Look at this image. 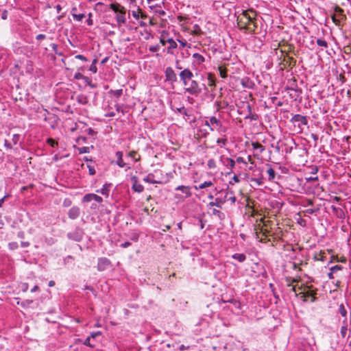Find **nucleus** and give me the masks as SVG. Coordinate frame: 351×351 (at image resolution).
Here are the masks:
<instances>
[{
	"mask_svg": "<svg viewBox=\"0 0 351 351\" xmlns=\"http://www.w3.org/2000/svg\"><path fill=\"white\" fill-rule=\"evenodd\" d=\"M110 8L117 13L115 17L117 22L118 26H121L122 24L126 22V10L125 8L118 3H112L109 5Z\"/></svg>",
	"mask_w": 351,
	"mask_h": 351,
	"instance_id": "f257e3e1",
	"label": "nucleus"
},
{
	"mask_svg": "<svg viewBox=\"0 0 351 351\" xmlns=\"http://www.w3.org/2000/svg\"><path fill=\"white\" fill-rule=\"evenodd\" d=\"M185 92L190 95L197 96L203 90H207V87L204 84H199L196 80L191 79L190 80L189 86L187 88H184Z\"/></svg>",
	"mask_w": 351,
	"mask_h": 351,
	"instance_id": "f03ea898",
	"label": "nucleus"
},
{
	"mask_svg": "<svg viewBox=\"0 0 351 351\" xmlns=\"http://www.w3.org/2000/svg\"><path fill=\"white\" fill-rule=\"evenodd\" d=\"M317 289H312L311 287L306 286L302 291L296 294V296H300L304 302H307V298H311V302H314L317 300Z\"/></svg>",
	"mask_w": 351,
	"mask_h": 351,
	"instance_id": "7ed1b4c3",
	"label": "nucleus"
},
{
	"mask_svg": "<svg viewBox=\"0 0 351 351\" xmlns=\"http://www.w3.org/2000/svg\"><path fill=\"white\" fill-rule=\"evenodd\" d=\"M210 131L217 130L219 133H225L228 130V128L225 126L222 121L216 117H210Z\"/></svg>",
	"mask_w": 351,
	"mask_h": 351,
	"instance_id": "20e7f679",
	"label": "nucleus"
},
{
	"mask_svg": "<svg viewBox=\"0 0 351 351\" xmlns=\"http://www.w3.org/2000/svg\"><path fill=\"white\" fill-rule=\"evenodd\" d=\"M176 191H180L182 192V194L177 193L175 195V197L179 200H184V199L191 197L192 195L191 188L189 186H178L176 188Z\"/></svg>",
	"mask_w": 351,
	"mask_h": 351,
	"instance_id": "39448f33",
	"label": "nucleus"
},
{
	"mask_svg": "<svg viewBox=\"0 0 351 351\" xmlns=\"http://www.w3.org/2000/svg\"><path fill=\"white\" fill-rule=\"evenodd\" d=\"M165 82L173 85L178 80L177 75L171 66H167L165 69Z\"/></svg>",
	"mask_w": 351,
	"mask_h": 351,
	"instance_id": "423d86ee",
	"label": "nucleus"
},
{
	"mask_svg": "<svg viewBox=\"0 0 351 351\" xmlns=\"http://www.w3.org/2000/svg\"><path fill=\"white\" fill-rule=\"evenodd\" d=\"M84 234V230L80 227L75 228V229L67 234V238L75 241H80L83 239Z\"/></svg>",
	"mask_w": 351,
	"mask_h": 351,
	"instance_id": "0eeeda50",
	"label": "nucleus"
},
{
	"mask_svg": "<svg viewBox=\"0 0 351 351\" xmlns=\"http://www.w3.org/2000/svg\"><path fill=\"white\" fill-rule=\"evenodd\" d=\"M112 266L111 261L106 257L98 258L97 269L99 271H104Z\"/></svg>",
	"mask_w": 351,
	"mask_h": 351,
	"instance_id": "6e6552de",
	"label": "nucleus"
},
{
	"mask_svg": "<svg viewBox=\"0 0 351 351\" xmlns=\"http://www.w3.org/2000/svg\"><path fill=\"white\" fill-rule=\"evenodd\" d=\"M115 156L117 158L116 164L121 168H125V170H129L132 168V166L129 162H125L123 159V152L117 151L115 153Z\"/></svg>",
	"mask_w": 351,
	"mask_h": 351,
	"instance_id": "1a4fd4ad",
	"label": "nucleus"
},
{
	"mask_svg": "<svg viewBox=\"0 0 351 351\" xmlns=\"http://www.w3.org/2000/svg\"><path fill=\"white\" fill-rule=\"evenodd\" d=\"M290 121L293 123H298V127L302 125H306L308 124V120L306 116H303L300 114H295L292 117Z\"/></svg>",
	"mask_w": 351,
	"mask_h": 351,
	"instance_id": "9d476101",
	"label": "nucleus"
},
{
	"mask_svg": "<svg viewBox=\"0 0 351 351\" xmlns=\"http://www.w3.org/2000/svg\"><path fill=\"white\" fill-rule=\"evenodd\" d=\"M93 200L97 203H101L103 202V198L95 193L86 194L82 198L83 202H90Z\"/></svg>",
	"mask_w": 351,
	"mask_h": 351,
	"instance_id": "9b49d317",
	"label": "nucleus"
},
{
	"mask_svg": "<svg viewBox=\"0 0 351 351\" xmlns=\"http://www.w3.org/2000/svg\"><path fill=\"white\" fill-rule=\"evenodd\" d=\"M220 160L228 168H229L230 170H232L235 167V161L228 157H224L223 156H221L220 157ZM232 173V171L228 172V174H230Z\"/></svg>",
	"mask_w": 351,
	"mask_h": 351,
	"instance_id": "f8f14e48",
	"label": "nucleus"
},
{
	"mask_svg": "<svg viewBox=\"0 0 351 351\" xmlns=\"http://www.w3.org/2000/svg\"><path fill=\"white\" fill-rule=\"evenodd\" d=\"M167 41L168 42L169 44V46L166 49L167 53L173 55L174 49H176L178 47L177 42L172 38H167Z\"/></svg>",
	"mask_w": 351,
	"mask_h": 351,
	"instance_id": "ddd939ff",
	"label": "nucleus"
},
{
	"mask_svg": "<svg viewBox=\"0 0 351 351\" xmlns=\"http://www.w3.org/2000/svg\"><path fill=\"white\" fill-rule=\"evenodd\" d=\"M80 215V208L78 206H74L71 207L68 212V217L71 219H75L79 217Z\"/></svg>",
	"mask_w": 351,
	"mask_h": 351,
	"instance_id": "4468645a",
	"label": "nucleus"
},
{
	"mask_svg": "<svg viewBox=\"0 0 351 351\" xmlns=\"http://www.w3.org/2000/svg\"><path fill=\"white\" fill-rule=\"evenodd\" d=\"M180 80H191L194 77L193 72L189 69H184L179 73Z\"/></svg>",
	"mask_w": 351,
	"mask_h": 351,
	"instance_id": "2eb2a0df",
	"label": "nucleus"
},
{
	"mask_svg": "<svg viewBox=\"0 0 351 351\" xmlns=\"http://www.w3.org/2000/svg\"><path fill=\"white\" fill-rule=\"evenodd\" d=\"M331 209L333 214L340 219H343L345 218V213L343 210L341 208L336 207L335 206H331Z\"/></svg>",
	"mask_w": 351,
	"mask_h": 351,
	"instance_id": "dca6fc26",
	"label": "nucleus"
},
{
	"mask_svg": "<svg viewBox=\"0 0 351 351\" xmlns=\"http://www.w3.org/2000/svg\"><path fill=\"white\" fill-rule=\"evenodd\" d=\"M226 202V199H221V197H216L215 199V201L213 202H210L208 204V206L209 208L210 207H213V206H216L217 208H222V206L223 204Z\"/></svg>",
	"mask_w": 351,
	"mask_h": 351,
	"instance_id": "f3484780",
	"label": "nucleus"
},
{
	"mask_svg": "<svg viewBox=\"0 0 351 351\" xmlns=\"http://www.w3.org/2000/svg\"><path fill=\"white\" fill-rule=\"evenodd\" d=\"M132 180L133 181V184H132V189L134 191L138 192V193L143 192L144 190V186L142 184H141L140 183H138V182L137 180V178L136 176H134L132 178Z\"/></svg>",
	"mask_w": 351,
	"mask_h": 351,
	"instance_id": "a211bd4d",
	"label": "nucleus"
},
{
	"mask_svg": "<svg viewBox=\"0 0 351 351\" xmlns=\"http://www.w3.org/2000/svg\"><path fill=\"white\" fill-rule=\"evenodd\" d=\"M111 186H112L111 183H106L103 185V187L101 189L97 190L96 192L99 193L108 197L109 196V192H110Z\"/></svg>",
	"mask_w": 351,
	"mask_h": 351,
	"instance_id": "6ab92c4d",
	"label": "nucleus"
},
{
	"mask_svg": "<svg viewBox=\"0 0 351 351\" xmlns=\"http://www.w3.org/2000/svg\"><path fill=\"white\" fill-rule=\"evenodd\" d=\"M143 181L150 184H161L162 182L160 180H157L155 179V176L152 173H149L147 174L146 177L143 178Z\"/></svg>",
	"mask_w": 351,
	"mask_h": 351,
	"instance_id": "aec40b11",
	"label": "nucleus"
},
{
	"mask_svg": "<svg viewBox=\"0 0 351 351\" xmlns=\"http://www.w3.org/2000/svg\"><path fill=\"white\" fill-rule=\"evenodd\" d=\"M243 20H247L248 22L251 23L252 25H253V28L256 27V25L254 24V16H252L250 15L247 11H245L243 13V16L239 18V23H242Z\"/></svg>",
	"mask_w": 351,
	"mask_h": 351,
	"instance_id": "412c9836",
	"label": "nucleus"
},
{
	"mask_svg": "<svg viewBox=\"0 0 351 351\" xmlns=\"http://www.w3.org/2000/svg\"><path fill=\"white\" fill-rule=\"evenodd\" d=\"M127 157L130 158L134 162H139L141 159V156L134 150L129 152L127 154Z\"/></svg>",
	"mask_w": 351,
	"mask_h": 351,
	"instance_id": "4be33fe9",
	"label": "nucleus"
},
{
	"mask_svg": "<svg viewBox=\"0 0 351 351\" xmlns=\"http://www.w3.org/2000/svg\"><path fill=\"white\" fill-rule=\"evenodd\" d=\"M193 58L195 62L199 65L202 64L205 61L204 57L198 53H193Z\"/></svg>",
	"mask_w": 351,
	"mask_h": 351,
	"instance_id": "5701e85b",
	"label": "nucleus"
},
{
	"mask_svg": "<svg viewBox=\"0 0 351 351\" xmlns=\"http://www.w3.org/2000/svg\"><path fill=\"white\" fill-rule=\"evenodd\" d=\"M232 258L233 259H235V260L238 261L239 263H243L246 260V258H247L245 254H239V253L234 254L232 256Z\"/></svg>",
	"mask_w": 351,
	"mask_h": 351,
	"instance_id": "b1692460",
	"label": "nucleus"
},
{
	"mask_svg": "<svg viewBox=\"0 0 351 351\" xmlns=\"http://www.w3.org/2000/svg\"><path fill=\"white\" fill-rule=\"evenodd\" d=\"M267 166L269 167L268 169L267 170V173L268 174V180L269 181H273L276 176L275 171L269 165L267 164Z\"/></svg>",
	"mask_w": 351,
	"mask_h": 351,
	"instance_id": "393cba45",
	"label": "nucleus"
},
{
	"mask_svg": "<svg viewBox=\"0 0 351 351\" xmlns=\"http://www.w3.org/2000/svg\"><path fill=\"white\" fill-rule=\"evenodd\" d=\"M211 215L217 216L220 220H223L225 219V214L216 208H213L212 210Z\"/></svg>",
	"mask_w": 351,
	"mask_h": 351,
	"instance_id": "a878e982",
	"label": "nucleus"
},
{
	"mask_svg": "<svg viewBox=\"0 0 351 351\" xmlns=\"http://www.w3.org/2000/svg\"><path fill=\"white\" fill-rule=\"evenodd\" d=\"M253 149L258 150L259 154H261L265 150V147L258 142L252 143Z\"/></svg>",
	"mask_w": 351,
	"mask_h": 351,
	"instance_id": "bb28decb",
	"label": "nucleus"
},
{
	"mask_svg": "<svg viewBox=\"0 0 351 351\" xmlns=\"http://www.w3.org/2000/svg\"><path fill=\"white\" fill-rule=\"evenodd\" d=\"M208 86L215 87L216 86V79L214 74L208 73Z\"/></svg>",
	"mask_w": 351,
	"mask_h": 351,
	"instance_id": "cd10ccee",
	"label": "nucleus"
},
{
	"mask_svg": "<svg viewBox=\"0 0 351 351\" xmlns=\"http://www.w3.org/2000/svg\"><path fill=\"white\" fill-rule=\"evenodd\" d=\"M338 313L343 317H346L348 315L347 309L346 308L344 304L341 303L339 306Z\"/></svg>",
	"mask_w": 351,
	"mask_h": 351,
	"instance_id": "c85d7f7f",
	"label": "nucleus"
},
{
	"mask_svg": "<svg viewBox=\"0 0 351 351\" xmlns=\"http://www.w3.org/2000/svg\"><path fill=\"white\" fill-rule=\"evenodd\" d=\"M109 94L113 95L114 97L117 98H119L123 95V90L122 89H118V90H110L108 92Z\"/></svg>",
	"mask_w": 351,
	"mask_h": 351,
	"instance_id": "c756f323",
	"label": "nucleus"
},
{
	"mask_svg": "<svg viewBox=\"0 0 351 351\" xmlns=\"http://www.w3.org/2000/svg\"><path fill=\"white\" fill-rule=\"evenodd\" d=\"M167 35L168 33L165 31H163V32L161 34V37L160 38V43L163 46L166 45L168 43V42L167 41V39L168 38L167 37Z\"/></svg>",
	"mask_w": 351,
	"mask_h": 351,
	"instance_id": "7c9ffc66",
	"label": "nucleus"
},
{
	"mask_svg": "<svg viewBox=\"0 0 351 351\" xmlns=\"http://www.w3.org/2000/svg\"><path fill=\"white\" fill-rule=\"evenodd\" d=\"M213 185V182L211 181H205L204 182H203L201 184H199L198 186H195V188L196 189H204V188H206V187L211 186Z\"/></svg>",
	"mask_w": 351,
	"mask_h": 351,
	"instance_id": "2f4dec72",
	"label": "nucleus"
},
{
	"mask_svg": "<svg viewBox=\"0 0 351 351\" xmlns=\"http://www.w3.org/2000/svg\"><path fill=\"white\" fill-rule=\"evenodd\" d=\"M50 46H51V47L52 48L53 51L55 52L56 54H57L59 56H64V53L58 49V46L57 44L51 43L50 45Z\"/></svg>",
	"mask_w": 351,
	"mask_h": 351,
	"instance_id": "473e14b6",
	"label": "nucleus"
},
{
	"mask_svg": "<svg viewBox=\"0 0 351 351\" xmlns=\"http://www.w3.org/2000/svg\"><path fill=\"white\" fill-rule=\"evenodd\" d=\"M77 101L80 104H86L88 103V99L86 96L83 95H78L77 97Z\"/></svg>",
	"mask_w": 351,
	"mask_h": 351,
	"instance_id": "72a5a7b5",
	"label": "nucleus"
},
{
	"mask_svg": "<svg viewBox=\"0 0 351 351\" xmlns=\"http://www.w3.org/2000/svg\"><path fill=\"white\" fill-rule=\"evenodd\" d=\"M250 182H255L258 186H261V185L263 184V183H264L263 178L262 175H261V176L258 177V178H250Z\"/></svg>",
	"mask_w": 351,
	"mask_h": 351,
	"instance_id": "f704fd0d",
	"label": "nucleus"
},
{
	"mask_svg": "<svg viewBox=\"0 0 351 351\" xmlns=\"http://www.w3.org/2000/svg\"><path fill=\"white\" fill-rule=\"evenodd\" d=\"M97 62V59L95 58L93 60L92 64H90V68H89V71H90L93 73H96L97 72V68L96 66Z\"/></svg>",
	"mask_w": 351,
	"mask_h": 351,
	"instance_id": "c9c22d12",
	"label": "nucleus"
},
{
	"mask_svg": "<svg viewBox=\"0 0 351 351\" xmlns=\"http://www.w3.org/2000/svg\"><path fill=\"white\" fill-rule=\"evenodd\" d=\"M218 70L219 71V75L222 78H226L227 77V69L223 67V66H219Z\"/></svg>",
	"mask_w": 351,
	"mask_h": 351,
	"instance_id": "e433bc0d",
	"label": "nucleus"
},
{
	"mask_svg": "<svg viewBox=\"0 0 351 351\" xmlns=\"http://www.w3.org/2000/svg\"><path fill=\"white\" fill-rule=\"evenodd\" d=\"M239 24L241 26V28H245L247 29H252V28L250 27L252 25L251 23L248 22L247 20H243L242 23H239Z\"/></svg>",
	"mask_w": 351,
	"mask_h": 351,
	"instance_id": "4c0bfd02",
	"label": "nucleus"
},
{
	"mask_svg": "<svg viewBox=\"0 0 351 351\" xmlns=\"http://www.w3.org/2000/svg\"><path fill=\"white\" fill-rule=\"evenodd\" d=\"M316 43L317 44V45L319 47H325V48H327L328 47V43L324 39L318 38V39H317Z\"/></svg>",
	"mask_w": 351,
	"mask_h": 351,
	"instance_id": "58836bf2",
	"label": "nucleus"
},
{
	"mask_svg": "<svg viewBox=\"0 0 351 351\" xmlns=\"http://www.w3.org/2000/svg\"><path fill=\"white\" fill-rule=\"evenodd\" d=\"M241 84L243 87L250 88L251 86L249 85V83L253 84L248 77H245L241 80Z\"/></svg>",
	"mask_w": 351,
	"mask_h": 351,
	"instance_id": "ea45409f",
	"label": "nucleus"
},
{
	"mask_svg": "<svg viewBox=\"0 0 351 351\" xmlns=\"http://www.w3.org/2000/svg\"><path fill=\"white\" fill-rule=\"evenodd\" d=\"M175 111L184 115L189 116V114H188V110L184 108V106L177 108L176 110H175Z\"/></svg>",
	"mask_w": 351,
	"mask_h": 351,
	"instance_id": "a19ab883",
	"label": "nucleus"
},
{
	"mask_svg": "<svg viewBox=\"0 0 351 351\" xmlns=\"http://www.w3.org/2000/svg\"><path fill=\"white\" fill-rule=\"evenodd\" d=\"M47 143L52 147H57L58 145V142L52 138H47Z\"/></svg>",
	"mask_w": 351,
	"mask_h": 351,
	"instance_id": "79ce46f5",
	"label": "nucleus"
},
{
	"mask_svg": "<svg viewBox=\"0 0 351 351\" xmlns=\"http://www.w3.org/2000/svg\"><path fill=\"white\" fill-rule=\"evenodd\" d=\"M207 166H208V168L210 169L216 168L217 165H216L215 160L213 158L209 159L208 160Z\"/></svg>",
	"mask_w": 351,
	"mask_h": 351,
	"instance_id": "37998d69",
	"label": "nucleus"
},
{
	"mask_svg": "<svg viewBox=\"0 0 351 351\" xmlns=\"http://www.w3.org/2000/svg\"><path fill=\"white\" fill-rule=\"evenodd\" d=\"M84 17H85L84 14H73V19L77 21H82Z\"/></svg>",
	"mask_w": 351,
	"mask_h": 351,
	"instance_id": "c03bdc74",
	"label": "nucleus"
},
{
	"mask_svg": "<svg viewBox=\"0 0 351 351\" xmlns=\"http://www.w3.org/2000/svg\"><path fill=\"white\" fill-rule=\"evenodd\" d=\"M193 32L195 35H200L203 34L200 27L197 24L193 25Z\"/></svg>",
	"mask_w": 351,
	"mask_h": 351,
	"instance_id": "a18cd8bd",
	"label": "nucleus"
},
{
	"mask_svg": "<svg viewBox=\"0 0 351 351\" xmlns=\"http://www.w3.org/2000/svg\"><path fill=\"white\" fill-rule=\"evenodd\" d=\"M136 7H137L136 10H132V14L134 19H139V12H141V10L138 6L136 5Z\"/></svg>",
	"mask_w": 351,
	"mask_h": 351,
	"instance_id": "49530a36",
	"label": "nucleus"
},
{
	"mask_svg": "<svg viewBox=\"0 0 351 351\" xmlns=\"http://www.w3.org/2000/svg\"><path fill=\"white\" fill-rule=\"evenodd\" d=\"M228 143L227 138H218L217 141V143L221 147L226 145Z\"/></svg>",
	"mask_w": 351,
	"mask_h": 351,
	"instance_id": "de8ad7c7",
	"label": "nucleus"
},
{
	"mask_svg": "<svg viewBox=\"0 0 351 351\" xmlns=\"http://www.w3.org/2000/svg\"><path fill=\"white\" fill-rule=\"evenodd\" d=\"M8 247L10 250H15L19 247L17 242H10L8 243Z\"/></svg>",
	"mask_w": 351,
	"mask_h": 351,
	"instance_id": "09e8293b",
	"label": "nucleus"
},
{
	"mask_svg": "<svg viewBox=\"0 0 351 351\" xmlns=\"http://www.w3.org/2000/svg\"><path fill=\"white\" fill-rule=\"evenodd\" d=\"M160 49V45H152V46H149V51L150 52H157Z\"/></svg>",
	"mask_w": 351,
	"mask_h": 351,
	"instance_id": "8fccbe9b",
	"label": "nucleus"
},
{
	"mask_svg": "<svg viewBox=\"0 0 351 351\" xmlns=\"http://www.w3.org/2000/svg\"><path fill=\"white\" fill-rule=\"evenodd\" d=\"M90 339L91 337L89 336L88 337L85 341H84V345L86 346H88L90 348H93L95 346V345L92 344L90 343Z\"/></svg>",
	"mask_w": 351,
	"mask_h": 351,
	"instance_id": "3c124183",
	"label": "nucleus"
},
{
	"mask_svg": "<svg viewBox=\"0 0 351 351\" xmlns=\"http://www.w3.org/2000/svg\"><path fill=\"white\" fill-rule=\"evenodd\" d=\"M84 81L90 88H95L97 87V85L95 84H93L91 80L88 77H86Z\"/></svg>",
	"mask_w": 351,
	"mask_h": 351,
	"instance_id": "603ef678",
	"label": "nucleus"
},
{
	"mask_svg": "<svg viewBox=\"0 0 351 351\" xmlns=\"http://www.w3.org/2000/svg\"><path fill=\"white\" fill-rule=\"evenodd\" d=\"M87 167L88 168V173L90 176H93L96 173L95 169L93 166L88 165Z\"/></svg>",
	"mask_w": 351,
	"mask_h": 351,
	"instance_id": "864d4df0",
	"label": "nucleus"
},
{
	"mask_svg": "<svg viewBox=\"0 0 351 351\" xmlns=\"http://www.w3.org/2000/svg\"><path fill=\"white\" fill-rule=\"evenodd\" d=\"M343 269V267L340 265H336L332 267H330V271L332 272H336L337 271H340Z\"/></svg>",
	"mask_w": 351,
	"mask_h": 351,
	"instance_id": "5fc2aeb1",
	"label": "nucleus"
},
{
	"mask_svg": "<svg viewBox=\"0 0 351 351\" xmlns=\"http://www.w3.org/2000/svg\"><path fill=\"white\" fill-rule=\"evenodd\" d=\"M88 19L86 20V23L88 26H92L93 25V19H91V17L93 16V14L91 12H90L88 14Z\"/></svg>",
	"mask_w": 351,
	"mask_h": 351,
	"instance_id": "6e6d98bb",
	"label": "nucleus"
},
{
	"mask_svg": "<svg viewBox=\"0 0 351 351\" xmlns=\"http://www.w3.org/2000/svg\"><path fill=\"white\" fill-rule=\"evenodd\" d=\"M74 78L75 80H84L86 78V76H84L83 74H82L81 73H75V75H74Z\"/></svg>",
	"mask_w": 351,
	"mask_h": 351,
	"instance_id": "4d7b16f0",
	"label": "nucleus"
},
{
	"mask_svg": "<svg viewBox=\"0 0 351 351\" xmlns=\"http://www.w3.org/2000/svg\"><path fill=\"white\" fill-rule=\"evenodd\" d=\"M90 152L89 147H82L79 148L80 154L88 153Z\"/></svg>",
	"mask_w": 351,
	"mask_h": 351,
	"instance_id": "13d9d810",
	"label": "nucleus"
},
{
	"mask_svg": "<svg viewBox=\"0 0 351 351\" xmlns=\"http://www.w3.org/2000/svg\"><path fill=\"white\" fill-rule=\"evenodd\" d=\"M347 330H348V328H346V326H341V330H340V333H341V335L343 338H344L346 335V333H347Z\"/></svg>",
	"mask_w": 351,
	"mask_h": 351,
	"instance_id": "bf43d9fd",
	"label": "nucleus"
},
{
	"mask_svg": "<svg viewBox=\"0 0 351 351\" xmlns=\"http://www.w3.org/2000/svg\"><path fill=\"white\" fill-rule=\"evenodd\" d=\"M130 239L132 241H133L134 242H137L139 239V234L136 233V232L133 233Z\"/></svg>",
	"mask_w": 351,
	"mask_h": 351,
	"instance_id": "052dcab7",
	"label": "nucleus"
},
{
	"mask_svg": "<svg viewBox=\"0 0 351 351\" xmlns=\"http://www.w3.org/2000/svg\"><path fill=\"white\" fill-rule=\"evenodd\" d=\"M20 138L19 134H14L12 136V141L14 145H16Z\"/></svg>",
	"mask_w": 351,
	"mask_h": 351,
	"instance_id": "680f3d73",
	"label": "nucleus"
},
{
	"mask_svg": "<svg viewBox=\"0 0 351 351\" xmlns=\"http://www.w3.org/2000/svg\"><path fill=\"white\" fill-rule=\"evenodd\" d=\"M287 282H288V287L291 286V283L296 282V280L295 278H291L290 277L286 278Z\"/></svg>",
	"mask_w": 351,
	"mask_h": 351,
	"instance_id": "e2e57ef3",
	"label": "nucleus"
},
{
	"mask_svg": "<svg viewBox=\"0 0 351 351\" xmlns=\"http://www.w3.org/2000/svg\"><path fill=\"white\" fill-rule=\"evenodd\" d=\"M86 132L88 133V135L90 136H94L95 134H96V132L92 129L91 128H89L86 130Z\"/></svg>",
	"mask_w": 351,
	"mask_h": 351,
	"instance_id": "0e129e2a",
	"label": "nucleus"
},
{
	"mask_svg": "<svg viewBox=\"0 0 351 351\" xmlns=\"http://www.w3.org/2000/svg\"><path fill=\"white\" fill-rule=\"evenodd\" d=\"M75 58L76 59H79V60H81L82 61H85V62L88 61V59L84 56H83V55L79 54V55L75 56Z\"/></svg>",
	"mask_w": 351,
	"mask_h": 351,
	"instance_id": "69168bd1",
	"label": "nucleus"
},
{
	"mask_svg": "<svg viewBox=\"0 0 351 351\" xmlns=\"http://www.w3.org/2000/svg\"><path fill=\"white\" fill-rule=\"evenodd\" d=\"M177 41L180 44V45L182 47H184L187 45V42L184 39H183V40L177 39Z\"/></svg>",
	"mask_w": 351,
	"mask_h": 351,
	"instance_id": "338daca9",
	"label": "nucleus"
},
{
	"mask_svg": "<svg viewBox=\"0 0 351 351\" xmlns=\"http://www.w3.org/2000/svg\"><path fill=\"white\" fill-rule=\"evenodd\" d=\"M132 245V243L129 241H126L125 243H123L120 245V247L122 248H126L130 247Z\"/></svg>",
	"mask_w": 351,
	"mask_h": 351,
	"instance_id": "774afa93",
	"label": "nucleus"
}]
</instances>
